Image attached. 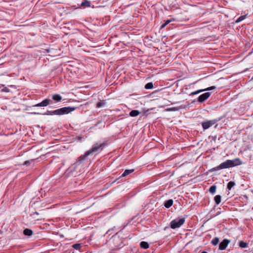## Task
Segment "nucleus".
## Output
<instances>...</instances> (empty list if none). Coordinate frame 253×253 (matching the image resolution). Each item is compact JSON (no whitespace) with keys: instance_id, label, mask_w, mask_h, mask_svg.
<instances>
[{"instance_id":"f257e3e1","label":"nucleus","mask_w":253,"mask_h":253,"mask_svg":"<svg viewBox=\"0 0 253 253\" xmlns=\"http://www.w3.org/2000/svg\"><path fill=\"white\" fill-rule=\"evenodd\" d=\"M107 144L106 143H96L94 144L91 149L87 151L84 155L81 156L78 158L76 164H80L82 163L85 160L86 157L101 150Z\"/></svg>"},{"instance_id":"f03ea898","label":"nucleus","mask_w":253,"mask_h":253,"mask_svg":"<svg viewBox=\"0 0 253 253\" xmlns=\"http://www.w3.org/2000/svg\"><path fill=\"white\" fill-rule=\"evenodd\" d=\"M242 164V162L239 158H236L232 160H228L221 163L219 166L214 168L215 170H219L239 166Z\"/></svg>"},{"instance_id":"7ed1b4c3","label":"nucleus","mask_w":253,"mask_h":253,"mask_svg":"<svg viewBox=\"0 0 253 253\" xmlns=\"http://www.w3.org/2000/svg\"><path fill=\"white\" fill-rule=\"evenodd\" d=\"M76 109L74 107H65L54 111H47L44 115H63L67 114L74 111Z\"/></svg>"},{"instance_id":"20e7f679","label":"nucleus","mask_w":253,"mask_h":253,"mask_svg":"<svg viewBox=\"0 0 253 253\" xmlns=\"http://www.w3.org/2000/svg\"><path fill=\"white\" fill-rule=\"evenodd\" d=\"M185 222V218H176L172 220L170 222V227L172 229H175L180 227Z\"/></svg>"},{"instance_id":"39448f33","label":"nucleus","mask_w":253,"mask_h":253,"mask_svg":"<svg viewBox=\"0 0 253 253\" xmlns=\"http://www.w3.org/2000/svg\"><path fill=\"white\" fill-rule=\"evenodd\" d=\"M52 103V101L49 99H45L42 102L33 106V107H45Z\"/></svg>"},{"instance_id":"423d86ee","label":"nucleus","mask_w":253,"mask_h":253,"mask_svg":"<svg viewBox=\"0 0 253 253\" xmlns=\"http://www.w3.org/2000/svg\"><path fill=\"white\" fill-rule=\"evenodd\" d=\"M211 93L210 92H206L198 97V101L200 102H203L207 100L210 96Z\"/></svg>"},{"instance_id":"0eeeda50","label":"nucleus","mask_w":253,"mask_h":253,"mask_svg":"<svg viewBox=\"0 0 253 253\" xmlns=\"http://www.w3.org/2000/svg\"><path fill=\"white\" fill-rule=\"evenodd\" d=\"M229 240L227 239H224L219 245V249L221 250H224L227 247L228 244L229 243Z\"/></svg>"},{"instance_id":"6e6552de","label":"nucleus","mask_w":253,"mask_h":253,"mask_svg":"<svg viewBox=\"0 0 253 253\" xmlns=\"http://www.w3.org/2000/svg\"><path fill=\"white\" fill-rule=\"evenodd\" d=\"M214 124V121H209L203 122L202 123V126L204 129L209 128L211 126Z\"/></svg>"},{"instance_id":"1a4fd4ad","label":"nucleus","mask_w":253,"mask_h":253,"mask_svg":"<svg viewBox=\"0 0 253 253\" xmlns=\"http://www.w3.org/2000/svg\"><path fill=\"white\" fill-rule=\"evenodd\" d=\"M52 98L56 102H60L61 99H62V96L58 94H54L52 97Z\"/></svg>"},{"instance_id":"9d476101","label":"nucleus","mask_w":253,"mask_h":253,"mask_svg":"<svg viewBox=\"0 0 253 253\" xmlns=\"http://www.w3.org/2000/svg\"><path fill=\"white\" fill-rule=\"evenodd\" d=\"M33 231L30 229L26 228L24 230L23 234L25 236H31L33 234Z\"/></svg>"},{"instance_id":"9b49d317","label":"nucleus","mask_w":253,"mask_h":253,"mask_svg":"<svg viewBox=\"0 0 253 253\" xmlns=\"http://www.w3.org/2000/svg\"><path fill=\"white\" fill-rule=\"evenodd\" d=\"M172 204H173V201H172V200L170 199V200L167 201L165 203L164 206L166 208H169L172 205Z\"/></svg>"},{"instance_id":"f8f14e48","label":"nucleus","mask_w":253,"mask_h":253,"mask_svg":"<svg viewBox=\"0 0 253 253\" xmlns=\"http://www.w3.org/2000/svg\"><path fill=\"white\" fill-rule=\"evenodd\" d=\"M134 171V169H126L124 172L122 174V175L121 176V177H125L126 176V175H128L129 174L132 173V172H133Z\"/></svg>"},{"instance_id":"ddd939ff","label":"nucleus","mask_w":253,"mask_h":253,"mask_svg":"<svg viewBox=\"0 0 253 253\" xmlns=\"http://www.w3.org/2000/svg\"><path fill=\"white\" fill-rule=\"evenodd\" d=\"M81 6L84 7H89L90 6V1L85 0L82 2Z\"/></svg>"},{"instance_id":"4468645a","label":"nucleus","mask_w":253,"mask_h":253,"mask_svg":"<svg viewBox=\"0 0 253 253\" xmlns=\"http://www.w3.org/2000/svg\"><path fill=\"white\" fill-rule=\"evenodd\" d=\"M140 246L142 248H143L145 249H148L149 247L148 243L147 242H144V241L141 242Z\"/></svg>"},{"instance_id":"2eb2a0df","label":"nucleus","mask_w":253,"mask_h":253,"mask_svg":"<svg viewBox=\"0 0 253 253\" xmlns=\"http://www.w3.org/2000/svg\"><path fill=\"white\" fill-rule=\"evenodd\" d=\"M139 114V112L138 111V110H132L131 111L130 113H129V115L131 117H136L137 116H138Z\"/></svg>"},{"instance_id":"dca6fc26","label":"nucleus","mask_w":253,"mask_h":253,"mask_svg":"<svg viewBox=\"0 0 253 253\" xmlns=\"http://www.w3.org/2000/svg\"><path fill=\"white\" fill-rule=\"evenodd\" d=\"M214 201L216 205H218L221 202V196L220 195H216L214 197Z\"/></svg>"},{"instance_id":"f3484780","label":"nucleus","mask_w":253,"mask_h":253,"mask_svg":"<svg viewBox=\"0 0 253 253\" xmlns=\"http://www.w3.org/2000/svg\"><path fill=\"white\" fill-rule=\"evenodd\" d=\"M235 185V183L233 181H230L227 184V188L229 190H230L231 188Z\"/></svg>"},{"instance_id":"a211bd4d","label":"nucleus","mask_w":253,"mask_h":253,"mask_svg":"<svg viewBox=\"0 0 253 253\" xmlns=\"http://www.w3.org/2000/svg\"><path fill=\"white\" fill-rule=\"evenodd\" d=\"M216 189V186L212 185L210 188L209 191L211 194H214L215 192Z\"/></svg>"},{"instance_id":"6ab92c4d","label":"nucleus","mask_w":253,"mask_h":253,"mask_svg":"<svg viewBox=\"0 0 253 253\" xmlns=\"http://www.w3.org/2000/svg\"><path fill=\"white\" fill-rule=\"evenodd\" d=\"M239 246H240V247H241L242 248H246L247 246V243L246 242H244V241H240L239 242Z\"/></svg>"},{"instance_id":"aec40b11","label":"nucleus","mask_w":253,"mask_h":253,"mask_svg":"<svg viewBox=\"0 0 253 253\" xmlns=\"http://www.w3.org/2000/svg\"><path fill=\"white\" fill-rule=\"evenodd\" d=\"M246 17V15H242V16H241L240 17H239L236 20V23H239L242 21H243V20H244L245 19Z\"/></svg>"},{"instance_id":"412c9836","label":"nucleus","mask_w":253,"mask_h":253,"mask_svg":"<svg viewBox=\"0 0 253 253\" xmlns=\"http://www.w3.org/2000/svg\"><path fill=\"white\" fill-rule=\"evenodd\" d=\"M105 105V102L104 101H100L97 103L96 107L97 108H101L102 107L104 106Z\"/></svg>"},{"instance_id":"4be33fe9","label":"nucleus","mask_w":253,"mask_h":253,"mask_svg":"<svg viewBox=\"0 0 253 253\" xmlns=\"http://www.w3.org/2000/svg\"><path fill=\"white\" fill-rule=\"evenodd\" d=\"M153 87V83H147L145 86V88L146 89H151Z\"/></svg>"},{"instance_id":"5701e85b","label":"nucleus","mask_w":253,"mask_h":253,"mask_svg":"<svg viewBox=\"0 0 253 253\" xmlns=\"http://www.w3.org/2000/svg\"><path fill=\"white\" fill-rule=\"evenodd\" d=\"M219 242V239L217 237L214 238L211 241L212 244L215 246Z\"/></svg>"},{"instance_id":"b1692460","label":"nucleus","mask_w":253,"mask_h":253,"mask_svg":"<svg viewBox=\"0 0 253 253\" xmlns=\"http://www.w3.org/2000/svg\"><path fill=\"white\" fill-rule=\"evenodd\" d=\"M204 91H205V90H204V89H200V90H197L196 91H194V92H191L190 94V95H195V94H198V93H199L200 92H203Z\"/></svg>"},{"instance_id":"393cba45","label":"nucleus","mask_w":253,"mask_h":253,"mask_svg":"<svg viewBox=\"0 0 253 253\" xmlns=\"http://www.w3.org/2000/svg\"><path fill=\"white\" fill-rule=\"evenodd\" d=\"M81 247V245L80 244H75L73 245V248L76 250H79Z\"/></svg>"},{"instance_id":"a878e982","label":"nucleus","mask_w":253,"mask_h":253,"mask_svg":"<svg viewBox=\"0 0 253 253\" xmlns=\"http://www.w3.org/2000/svg\"><path fill=\"white\" fill-rule=\"evenodd\" d=\"M170 20H168L167 21H166V22L163 24V25H162L161 27V29H163L164 28V27H165V26L166 25H167L168 24H169L170 22Z\"/></svg>"},{"instance_id":"bb28decb","label":"nucleus","mask_w":253,"mask_h":253,"mask_svg":"<svg viewBox=\"0 0 253 253\" xmlns=\"http://www.w3.org/2000/svg\"><path fill=\"white\" fill-rule=\"evenodd\" d=\"M184 108H185V107L180 106L179 108H177V107L172 108L170 109V110H173V111H178L179 109Z\"/></svg>"},{"instance_id":"cd10ccee","label":"nucleus","mask_w":253,"mask_h":253,"mask_svg":"<svg viewBox=\"0 0 253 253\" xmlns=\"http://www.w3.org/2000/svg\"><path fill=\"white\" fill-rule=\"evenodd\" d=\"M1 91L8 92H9V90L7 88V87H4L1 89Z\"/></svg>"},{"instance_id":"c85d7f7f","label":"nucleus","mask_w":253,"mask_h":253,"mask_svg":"<svg viewBox=\"0 0 253 253\" xmlns=\"http://www.w3.org/2000/svg\"><path fill=\"white\" fill-rule=\"evenodd\" d=\"M215 88V86H211V87H208L207 88L204 89V90H205V91H206V90H211V89H214Z\"/></svg>"},{"instance_id":"c756f323","label":"nucleus","mask_w":253,"mask_h":253,"mask_svg":"<svg viewBox=\"0 0 253 253\" xmlns=\"http://www.w3.org/2000/svg\"><path fill=\"white\" fill-rule=\"evenodd\" d=\"M30 163V161H26L24 162V165H29V164Z\"/></svg>"},{"instance_id":"7c9ffc66","label":"nucleus","mask_w":253,"mask_h":253,"mask_svg":"<svg viewBox=\"0 0 253 253\" xmlns=\"http://www.w3.org/2000/svg\"><path fill=\"white\" fill-rule=\"evenodd\" d=\"M32 114H35H35H40V113H36V112L32 113Z\"/></svg>"},{"instance_id":"2f4dec72","label":"nucleus","mask_w":253,"mask_h":253,"mask_svg":"<svg viewBox=\"0 0 253 253\" xmlns=\"http://www.w3.org/2000/svg\"><path fill=\"white\" fill-rule=\"evenodd\" d=\"M116 180H117V178H116V179H115V180L114 181H113V182H112V183L115 182L116 181Z\"/></svg>"},{"instance_id":"473e14b6","label":"nucleus","mask_w":253,"mask_h":253,"mask_svg":"<svg viewBox=\"0 0 253 253\" xmlns=\"http://www.w3.org/2000/svg\"><path fill=\"white\" fill-rule=\"evenodd\" d=\"M35 214H39V213H38V212H35Z\"/></svg>"},{"instance_id":"72a5a7b5","label":"nucleus","mask_w":253,"mask_h":253,"mask_svg":"<svg viewBox=\"0 0 253 253\" xmlns=\"http://www.w3.org/2000/svg\"><path fill=\"white\" fill-rule=\"evenodd\" d=\"M201 253H208L206 252H202Z\"/></svg>"}]
</instances>
